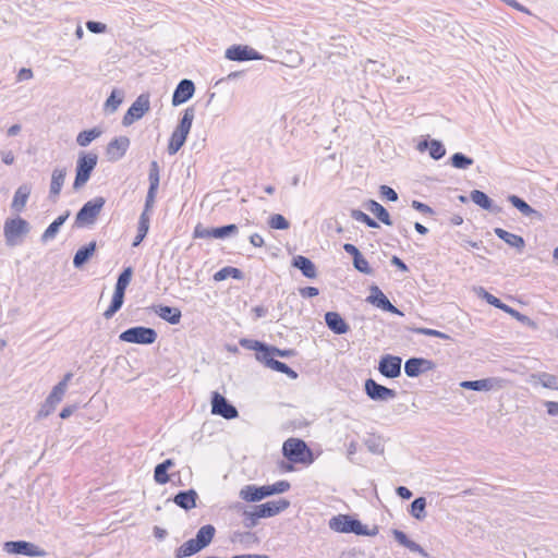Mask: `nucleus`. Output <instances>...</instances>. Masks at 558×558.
Segmentation results:
<instances>
[{
	"instance_id": "nucleus-46",
	"label": "nucleus",
	"mask_w": 558,
	"mask_h": 558,
	"mask_svg": "<svg viewBox=\"0 0 558 558\" xmlns=\"http://www.w3.org/2000/svg\"><path fill=\"white\" fill-rule=\"evenodd\" d=\"M450 163L456 169L464 170L471 167L474 163V160L473 158L464 155L463 153H454L450 157Z\"/></svg>"
},
{
	"instance_id": "nucleus-8",
	"label": "nucleus",
	"mask_w": 558,
	"mask_h": 558,
	"mask_svg": "<svg viewBox=\"0 0 558 558\" xmlns=\"http://www.w3.org/2000/svg\"><path fill=\"white\" fill-rule=\"evenodd\" d=\"M98 156L94 153L82 151L78 155L75 168L73 189L78 191L89 180L92 172L97 166Z\"/></svg>"
},
{
	"instance_id": "nucleus-51",
	"label": "nucleus",
	"mask_w": 558,
	"mask_h": 558,
	"mask_svg": "<svg viewBox=\"0 0 558 558\" xmlns=\"http://www.w3.org/2000/svg\"><path fill=\"white\" fill-rule=\"evenodd\" d=\"M268 225L275 230H287L290 227V222L280 214H274L268 219Z\"/></svg>"
},
{
	"instance_id": "nucleus-52",
	"label": "nucleus",
	"mask_w": 558,
	"mask_h": 558,
	"mask_svg": "<svg viewBox=\"0 0 558 558\" xmlns=\"http://www.w3.org/2000/svg\"><path fill=\"white\" fill-rule=\"evenodd\" d=\"M501 311L509 314L510 316H512L513 318H515L518 322L522 323L523 325L534 326V322L529 316L520 313L519 311L514 310L513 307H511L507 304L504 306V308Z\"/></svg>"
},
{
	"instance_id": "nucleus-25",
	"label": "nucleus",
	"mask_w": 558,
	"mask_h": 558,
	"mask_svg": "<svg viewBox=\"0 0 558 558\" xmlns=\"http://www.w3.org/2000/svg\"><path fill=\"white\" fill-rule=\"evenodd\" d=\"M198 494L195 489L180 490L172 498V501L181 509L189 511L196 507Z\"/></svg>"
},
{
	"instance_id": "nucleus-35",
	"label": "nucleus",
	"mask_w": 558,
	"mask_h": 558,
	"mask_svg": "<svg viewBox=\"0 0 558 558\" xmlns=\"http://www.w3.org/2000/svg\"><path fill=\"white\" fill-rule=\"evenodd\" d=\"M215 533V526L211 524H206L198 529L194 539L202 547V549H204L210 545V543L214 539Z\"/></svg>"
},
{
	"instance_id": "nucleus-29",
	"label": "nucleus",
	"mask_w": 558,
	"mask_h": 558,
	"mask_svg": "<svg viewBox=\"0 0 558 558\" xmlns=\"http://www.w3.org/2000/svg\"><path fill=\"white\" fill-rule=\"evenodd\" d=\"M494 233L509 246L514 247L519 253L523 252L525 240L521 235L511 233L502 228H495Z\"/></svg>"
},
{
	"instance_id": "nucleus-17",
	"label": "nucleus",
	"mask_w": 558,
	"mask_h": 558,
	"mask_svg": "<svg viewBox=\"0 0 558 558\" xmlns=\"http://www.w3.org/2000/svg\"><path fill=\"white\" fill-rule=\"evenodd\" d=\"M402 359L398 355L385 354L378 363V372L386 378H397L401 375Z\"/></svg>"
},
{
	"instance_id": "nucleus-55",
	"label": "nucleus",
	"mask_w": 558,
	"mask_h": 558,
	"mask_svg": "<svg viewBox=\"0 0 558 558\" xmlns=\"http://www.w3.org/2000/svg\"><path fill=\"white\" fill-rule=\"evenodd\" d=\"M353 266L357 271H360L364 275H373L374 274V269L369 266L368 262L362 254H361V256L356 257L353 260Z\"/></svg>"
},
{
	"instance_id": "nucleus-19",
	"label": "nucleus",
	"mask_w": 558,
	"mask_h": 558,
	"mask_svg": "<svg viewBox=\"0 0 558 558\" xmlns=\"http://www.w3.org/2000/svg\"><path fill=\"white\" fill-rule=\"evenodd\" d=\"M435 363L424 357H410L404 363V373L408 377L415 378L420 375L433 371Z\"/></svg>"
},
{
	"instance_id": "nucleus-59",
	"label": "nucleus",
	"mask_w": 558,
	"mask_h": 558,
	"mask_svg": "<svg viewBox=\"0 0 558 558\" xmlns=\"http://www.w3.org/2000/svg\"><path fill=\"white\" fill-rule=\"evenodd\" d=\"M379 193L383 197L390 202H397L398 201V193L388 185H380Z\"/></svg>"
},
{
	"instance_id": "nucleus-60",
	"label": "nucleus",
	"mask_w": 558,
	"mask_h": 558,
	"mask_svg": "<svg viewBox=\"0 0 558 558\" xmlns=\"http://www.w3.org/2000/svg\"><path fill=\"white\" fill-rule=\"evenodd\" d=\"M86 27L90 33L102 34L107 29V25L98 21H88Z\"/></svg>"
},
{
	"instance_id": "nucleus-6",
	"label": "nucleus",
	"mask_w": 558,
	"mask_h": 558,
	"mask_svg": "<svg viewBox=\"0 0 558 558\" xmlns=\"http://www.w3.org/2000/svg\"><path fill=\"white\" fill-rule=\"evenodd\" d=\"M29 231L31 225L24 218L20 216L8 218L3 225L5 244L11 247L21 244Z\"/></svg>"
},
{
	"instance_id": "nucleus-53",
	"label": "nucleus",
	"mask_w": 558,
	"mask_h": 558,
	"mask_svg": "<svg viewBox=\"0 0 558 558\" xmlns=\"http://www.w3.org/2000/svg\"><path fill=\"white\" fill-rule=\"evenodd\" d=\"M270 369L286 374L291 379H296L299 377V374L294 369H292L289 365L278 360H275V362H272Z\"/></svg>"
},
{
	"instance_id": "nucleus-13",
	"label": "nucleus",
	"mask_w": 558,
	"mask_h": 558,
	"mask_svg": "<svg viewBox=\"0 0 558 558\" xmlns=\"http://www.w3.org/2000/svg\"><path fill=\"white\" fill-rule=\"evenodd\" d=\"M365 395L373 401L387 402L397 397L395 389L388 388L384 385L378 384L373 378H367L364 383Z\"/></svg>"
},
{
	"instance_id": "nucleus-47",
	"label": "nucleus",
	"mask_w": 558,
	"mask_h": 558,
	"mask_svg": "<svg viewBox=\"0 0 558 558\" xmlns=\"http://www.w3.org/2000/svg\"><path fill=\"white\" fill-rule=\"evenodd\" d=\"M533 377L537 378L544 388L558 390V376L543 372Z\"/></svg>"
},
{
	"instance_id": "nucleus-36",
	"label": "nucleus",
	"mask_w": 558,
	"mask_h": 558,
	"mask_svg": "<svg viewBox=\"0 0 558 558\" xmlns=\"http://www.w3.org/2000/svg\"><path fill=\"white\" fill-rule=\"evenodd\" d=\"M255 359L263 363L266 367L270 368L275 362V347L263 342L262 348L255 353Z\"/></svg>"
},
{
	"instance_id": "nucleus-5",
	"label": "nucleus",
	"mask_w": 558,
	"mask_h": 558,
	"mask_svg": "<svg viewBox=\"0 0 558 558\" xmlns=\"http://www.w3.org/2000/svg\"><path fill=\"white\" fill-rule=\"evenodd\" d=\"M283 457L292 463L313 462V452L306 442L300 438H289L282 445Z\"/></svg>"
},
{
	"instance_id": "nucleus-45",
	"label": "nucleus",
	"mask_w": 558,
	"mask_h": 558,
	"mask_svg": "<svg viewBox=\"0 0 558 558\" xmlns=\"http://www.w3.org/2000/svg\"><path fill=\"white\" fill-rule=\"evenodd\" d=\"M133 276V268L131 266L125 267L118 276L114 291L125 293L128 286L130 284Z\"/></svg>"
},
{
	"instance_id": "nucleus-12",
	"label": "nucleus",
	"mask_w": 558,
	"mask_h": 558,
	"mask_svg": "<svg viewBox=\"0 0 558 558\" xmlns=\"http://www.w3.org/2000/svg\"><path fill=\"white\" fill-rule=\"evenodd\" d=\"M211 414L226 420H233L239 416L238 409L220 392L214 391L210 398Z\"/></svg>"
},
{
	"instance_id": "nucleus-50",
	"label": "nucleus",
	"mask_w": 558,
	"mask_h": 558,
	"mask_svg": "<svg viewBox=\"0 0 558 558\" xmlns=\"http://www.w3.org/2000/svg\"><path fill=\"white\" fill-rule=\"evenodd\" d=\"M350 215L354 220L363 222L369 228H374V229L379 228V225L377 223L376 220H374L367 214H365L364 211H362L360 209H352Z\"/></svg>"
},
{
	"instance_id": "nucleus-62",
	"label": "nucleus",
	"mask_w": 558,
	"mask_h": 558,
	"mask_svg": "<svg viewBox=\"0 0 558 558\" xmlns=\"http://www.w3.org/2000/svg\"><path fill=\"white\" fill-rule=\"evenodd\" d=\"M412 208H414L415 210L424 214V215H434L435 211L434 209L428 206L427 204L425 203H422L420 201H412V204H411Z\"/></svg>"
},
{
	"instance_id": "nucleus-27",
	"label": "nucleus",
	"mask_w": 558,
	"mask_h": 558,
	"mask_svg": "<svg viewBox=\"0 0 558 558\" xmlns=\"http://www.w3.org/2000/svg\"><path fill=\"white\" fill-rule=\"evenodd\" d=\"M291 265L299 269L307 279H315L317 277V268L308 257L296 255L292 258Z\"/></svg>"
},
{
	"instance_id": "nucleus-15",
	"label": "nucleus",
	"mask_w": 558,
	"mask_h": 558,
	"mask_svg": "<svg viewBox=\"0 0 558 558\" xmlns=\"http://www.w3.org/2000/svg\"><path fill=\"white\" fill-rule=\"evenodd\" d=\"M367 303L373 306L380 308L384 312L395 314L398 316H403L404 314L396 307L389 299L385 295V293L380 290V288L376 284H372L369 287V294L365 300Z\"/></svg>"
},
{
	"instance_id": "nucleus-28",
	"label": "nucleus",
	"mask_w": 558,
	"mask_h": 558,
	"mask_svg": "<svg viewBox=\"0 0 558 558\" xmlns=\"http://www.w3.org/2000/svg\"><path fill=\"white\" fill-rule=\"evenodd\" d=\"M471 201L482 209L488 210L494 214L501 211V207L494 204L493 199L483 191L473 190L470 193Z\"/></svg>"
},
{
	"instance_id": "nucleus-11",
	"label": "nucleus",
	"mask_w": 558,
	"mask_h": 558,
	"mask_svg": "<svg viewBox=\"0 0 558 558\" xmlns=\"http://www.w3.org/2000/svg\"><path fill=\"white\" fill-rule=\"evenodd\" d=\"M3 550L12 555L27 557H45L46 550L27 541H8L3 544Z\"/></svg>"
},
{
	"instance_id": "nucleus-7",
	"label": "nucleus",
	"mask_w": 558,
	"mask_h": 558,
	"mask_svg": "<svg viewBox=\"0 0 558 558\" xmlns=\"http://www.w3.org/2000/svg\"><path fill=\"white\" fill-rule=\"evenodd\" d=\"M106 204L102 196H96L86 202L76 213L74 227L83 228L93 226Z\"/></svg>"
},
{
	"instance_id": "nucleus-23",
	"label": "nucleus",
	"mask_w": 558,
	"mask_h": 558,
	"mask_svg": "<svg viewBox=\"0 0 558 558\" xmlns=\"http://www.w3.org/2000/svg\"><path fill=\"white\" fill-rule=\"evenodd\" d=\"M66 177V168H56L51 173L48 198L56 203L60 196Z\"/></svg>"
},
{
	"instance_id": "nucleus-33",
	"label": "nucleus",
	"mask_w": 558,
	"mask_h": 558,
	"mask_svg": "<svg viewBox=\"0 0 558 558\" xmlns=\"http://www.w3.org/2000/svg\"><path fill=\"white\" fill-rule=\"evenodd\" d=\"M69 217H70V210H66L64 214L57 217L41 234V238H40L41 242L46 243V242L54 239L56 235L58 234L60 228L64 225V222L68 220Z\"/></svg>"
},
{
	"instance_id": "nucleus-49",
	"label": "nucleus",
	"mask_w": 558,
	"mask_h": 558,
	"mask_svg": "<svg viewBox=\"0 0 558 558\" xmlns=\"http://www.w3.org/2000/svg\"><path fill=\"white\" fill-rule=\"evenodd\" d=\"M477 295L485 300L489 305L498 310H502L504 306L506 305V303H504L500 299L486 291L483 287L478 288Z\"/></svg>"
},
{
	"instance_id": "nucleus-4",
	"label": "nucleus",
	"mask_w": 558,
	"mask_h": 558,
	"mask_svg": "<svg viewBox=\"0 0 558 558\" xmlns=\"http://www.w3.org/2000/svg\"><path fill=\"white\" fill-rule=\"evenodd\" d=\"M195 117V108L193 106L187 107L179 121L175 130L172 132L169 144H168V153L169 155L177 154L181 147L184 145L187 135L191 131L192 123Z\"/></svg>"
},
{
	"instance_id": "nucleus-63",
	"label": "nucleus",
	"mask_w": 558,
	"mask_h": 558,
	"mask_svg": "<svg viewBox=\"0 0 558 558\" xmlns=\"http://www.w3.org/2000/svg\"><path fill=\"white\" fill-rule=\"evenodd\" d=\"M417 332L420 335L429 336V337H436V338H440V339H449L450 338L447 333L441 332V331L436 330V329L420 328V329H417Z\"/></svg>"
},
{
	"instance_id": "nucleus-9",
	"label": "nucleus",
	"mask_w": 558,
	"mask_h": 558,
	"mask_svg": "<svg viewBox=\"0 0 558 558\" xmlns=\"http://www.w3.org/2000/svg\"><path fill=\"white\" fill-rule=\"evenodd\" d=\"M157 331L145 326H135L125 329L119 336L120 341L135 344H153L157 340Z\"/></svg>"
},
{
	"instance_id": "nucleus-24",
	"label": "nucleus",
	"mask_w": 558,
	"mask_h": 558,
	"mask_svg": "<svg viewBox=\"0 0 558 558\" xmlns=\"http://www.w3.org/2000/svg\"><path fill=\"white\" fill-rule=\"evenodd\" d=\"M391 534H392L393 538L396 539V542H398L399 545L405 547L407 549H409L412 553L418 554L422 557H425V558L428 557L427 551L420 544L410 539L403 531L398 530V529H392Z\"/></svg>"
},
{
	"instance_id": "nucleus-3",
	"label": "nucleus",
	"mask_w": 558,
	"mask_h": 558,
	"mask_svg": "<svg viewBox=\"0 0 558 558\" xmlns=\"http://www.w3.org/2000/svg\"><path fill=\"white\" fill-rule=\"evenodd\" d=\"M291 485L288 481H278L271 485L256 486L253 484L244 486L240 490V497L247 502H257L266 497L282 494L290 489Z\"/></svg>"
},
{
	"instance_id": "nucleus-48",
	"label": "nucleus",
	"mask_w": 558,
	"mask_h": 558,
	"mask_svg": "<svg viewBox=\"0 0 558 558\" xmlns=\"http://www.w3.org/2000/svg\"><path fill=\"white\" fill-rule=\"evenodd\" d=\"M428 154L432 159L440 160L446 155V148L442 142L438 140H429Z\"/></svg>"
},
{
	"instance_id": "nucleus-64",
	"label": "nucleus",
	"mask_w": 558,
	"mask_h": 558,
	"mask_svg": "<svg viewBox=\"0 0 558 558\" xmlns=\"http://www.w3.org/2000/svg\"><path fill=\"white\" fill-rule=\"evenodd\" d=\"M365 445L372 453L377 454V453L383 452V447H381L380 442L377 441L375 438H369V439L365 440Z\"/></svg>"
},
{
	"instance_id": "nucleus-18",
	"label": "nucleus",
	"mask_w": 558,
	"mask_h": 558,
	"mask_svg": "<svg viewBox=\"0 0 558 558\" xmlns=\"http://www.w3.org/2000/svg\"><path fill=\"white\" fill-rule=\"evenodd\" d=\"M290 507V501L287 499L271 500L265 504L256 505L255 508V517L256 518H271L280 512L284 511Z\"/></svg>"
},
{
	"instance_id": "nucleus-61",
	"label": "nucleus",
	"mask_w": 558,
	"mask_h": 558,
	"mask_svg": "<svg viewBox=\"0 0 558 558\" xmlns=\"http://www.w3.org/2000/svg\"><path fill=\"white\" fill-rule=\"evenodd\" d=\"M54 409H56V405L50 403L46 399L45 402L43 403L40 410L37 413V418L40 420V418H45V417L49 416L54 411Z\"/></svg>"
},
{
	"instance_id": "nucleus-1",
	"label": "nucleus",
	"mask_w": 558,
	"mask_h": 558,
	"mask_svg": "<svg viewBox=\"0 0 558 558\" xmlns=\"http://www.w3.org/2000/svg\"><path fill=\"white\" fill-rule=\"evenodd\" d=\"M148 182L149 186L145 198L144 209L140 215L137 223V234L143 235L145 238L149 231L150 213L153 211L154 208L155 198L160 182V167L156 160H153L149 163Z\"/></svg>"
},
{
	"instance_id": "nucleus-38",
	"label": "nucleus",
	"mask_w": 558,
	"mask_h": 558,
	"mask_svg": "<svg viewBox=\"0 0 558 558\" xmlns=\"http://www.w3.org/2000/svg\"><path fill=\"white\" fill-rule=\"evenodd\" d=\"M202 547L196 543L194 538H191L178 547L174 551L175 558H185L199 553Z\"/></svg>"
},
{
	"instance_id": "nucleus-56",
	"label": "nucleus",
	"mask_w": 558,
	"mask_h": 558,
	"mask_svg": "<svg viewBox=\"0 0 558 558\" xmlns=\"http://www.w3.org/2000/svg\"><path fill=\"white\" fill-rule=\"evenodd\" d=\"M154 480L159 485H165L170 481V476L168 474V470H166L161 464H157L154 469Z\"/></svg>"
},
{
	"instance_id": "nucleus-39",
	"label": "nucleus",
	"mask_w": 558,
	"mask_h": 558,
	"mask_svg": "<svg viewBox=\"0 0 558 558\" xmlns=\"http://www.w3.org/2000/svg\"><path fill=\"white\" fill-rule=\"evenodd\" d=\"M125 293L113 291V295L108 308L104 312L106 319L112 318L118 311L123 306Z\"/></svg>"
},
{
	"instance_id": "nucleus-57",
	"label": "nucleus",
	"mask_w": 558,
	"mask_h": 558,
	"mask_svg": "<svg viewBox=\"0 0 558 558\" xmlns=\"http://www.w3.org/2000/svg\"><path fill=\"white\" fill-rule=\"evenodd\" d=\"M239 344L246 349V350H252V351H255V353L257 352V350L259 348H262V344L263 342L259 341V340H254V339H248V338H241L239 340Z\"/></svg>"
},
{
	"instance_id": "nucleus-43",
	"label": "nucleus",
	"mask_w": 558,
	"mask_h": 558,
	"mask_svg": "<svg viewBox=\"0 0 558 558\" xmlns=\"http://www.w3.org/2000/svg\"><path fill=\"white\" fill-rule=\"evenodd\" d=\"M231 542L234 544H241L245 547H248L255 543L258 542V538L255 533L246 531V532H240L235 531L233 532L231 536Z\"/></svg>"
},
{
	"instance_id": "nucleus-34",
	"label": "nucleus",
	"mask_w": 558,
	"mask_h": 558,
	"mask_svg": "<svg viewBox=\"0 0 558 558\" xmlns=\"http://www.w3.org/2000/svg\"><path fill=\"white\" fill-rule=\"evenodd\" d=\"M364 206L384 225H386V226L392 225V220L390 218L388 210L378 202H376L374 199H368L364 204Z\"/></svg>"
},
{
	"instance_id": "nucleus-40",
	"label": "nucleus",
	"mask_w": 558,
	"mask_h": 558,
	"mask_svg": "<svg viewBox=\"0 0 558 558\" xmlns=\"http://www.w3.org/2000/svg\"><path fill=\"white\" fill-rule=\"evenodd\" d=\"M229 277L236 279V280H242L244 278V274L241 269H239L236 267L226 266V267L219 269L214 275V280L222 281V280L228 279Z\"/></svg>"
},
{
	"instance_id": "nucleus-41",
	"label": "nucleus",
	"mask_w": 558,
	"mask_h": 558,
	"mask_svg": "<svg viewBox=\"0 0 558 558\" xmlns=\"http://www.w3.org/2000/svg\"><path fill=\"white\" fill-rule=\"evenodd\" d=\"M460 386L464 389L474 391H488L493 388V379L484 378L477 380H464L460 384Z\"/></svg>"
},
{
	"instance_id": "nucleus-22",
	"label": "nucleus",
	"mask_w": 558,
	"mask_h": 558,
	"mask_svg": "<svg viewBox=\"0 0 558 558\" xmlns=\"http://www.w3.org/2000/svg\"><path fill=\"white\" fill-rule=\"evenodd\" d=\"M508 202L517 208L523 216L531 218L532 220L542 221L544 216L541 211L531 207L523 198L518 195L511 194L508 196Z\"/></svg>"
},
{
	"instance_id": "nucleus-54",
	"label": "nucleus",
	"mask_w": 558,
	"mask_h": 558,
	"mask_svg": "<svg viewBox=\"0 0 558 558\" xmlns=\"http://www.w3.org/2000/svg\"><path fill=\"white\" fill-rule=\"evenodd\" d=\"M65 391L66 390L63 389V384H57L46 399L57 407V404L62 401Z\"/></svg>"
},
{
	"instance_id": "nucleus-32",
	"label": "nucleus",
	"mask_w": 558,
	"mask_h": 558,
	"mask_svg": "<svg viewBox=\"0 0 558 558\" xmlns=\"http://www.w3.org/2000/svg\"><path fill=\"white\" fill-rule=\"evenodd\" d=\"M97 244L95 241L89 242L86 245L80 247L73 257V266L75 268H82L96 252Z\"/></svg>"
},
{
	"instance_id": "nucleus-20",
	"label": "nucleus",
	"mask_w": 558,
	"mask_h": 558,
	"mask_svg": "<svg viewBox=\"0 0 558 558\" xmlns=\"http://www.w3.org/2000/svg\"><path fill=\"white\" fill-rule=\"evenodd\" d=\"M195 93V84L189 78H183L179 82L172 94V105L180 106L189 101Z\"/></svg>"
},
{
	"instance_id": "nucleus-14",
	"label": "nucleus",
	"mask_w": 558,
	"mask_h": 558,
	"mask_svg": "<svg viewBox=\"0 0 558 558\" xmlns=\"http://www.w3.org/2000/svg\"><path fill=\"white\" fill-rule=\"evenodd\" d=\"M226 59L235 62L264 60L265 57L247 45H232L225 52Z\"/></svg>"
},
{
	"instance_id": "nucleus-21",
	"label": "nucleus",
	"mask_w": 558,
	"mask_h": 558,
	"mask_svg": "<svg viewBox=\"0 0 558 558\" xmlns=\"http://www.w3.org/2000/svg\"><path fill=\"white\" fill-rule=\"evenodd\" d=\"M129 146L130 140L126 136H119L110 141L106 148L109 160H120L125 155Z\"/></svg>"
},
{
	"instance_id": "nucleus-31",
	"label": "nucleus",
	"mask_w": 558,
	"mask_h": 558,
	"mask_svg": "<svg viewBox=\"0 0 558 558\" xmlns=\"http://www.w3.org/2000/svg\"><path fill=\"white\" fill-rule=\"evenodd\" d=\"M32 189L28 184H22L17 187L14 193L11 208L15 213H22L25 208V205L29 198Z\"/></svg>"
},
{
	"instance_id": "nucleus-16",
	"label": "nucleus",
	"mask_w": 558,
	"mask_h": 558,
	"mask_svg": "<svg viewBox=\"0 0 558 558\" xmlns=\"http://www.w3.org/2000/svg\"><path fill=\"white\" fill-rule=\"evenodd\" d=\"M150 108L149 95L141 94L130 106L122 119V124L129 126L140 120Z\"/></svg>"
},
{
	"instance_id": "nucleus-26",
	"label": "nucleus",
	"mask_w": 558,
	"mask_h": 558,
	"mask_svg": "<svg viewBox=\"0 0 558 558\" xmlns=\"http://www.w3.org/2000/svg\"><path fill=\"white\" fill-rule=\"evenodd\" d=\"M325 323L336 335H344L350 330L349 324L338 312H327L325 314Z\"/></svg>"
},
{
	"instance_id": "nucleus-37",
	"label": "nucleus",
	"mask_w": 558,
	"mask_h": 558,
	"mask_svg": "<svg viewBox=\"0 0 558 558\" xmlns=\"http://www.w3.org/2000/svg\"><path fill=\"white\" fill-rule=\"evenodd\" d=\"M124 99V92L122 89L113 88L107 98L104 110L107 113H113L118 110Z\"/></svg>"
},
{
	"instance_id": "nucleus-44",
	"label": "nucleus",
	"mask_w": 558,
	"mask_h": 558,
	"mask_svg": "<svg viewBox=\"0 0 558 558\" xmlns=\"http://www.w3.org/2000/svg\"><path fill=\"white\" fill-rule=\"evenodd\" d=\"M426 498L417 497L410 505V513L416 520H424L426 518Z\"/></svg>"
},
{
	"instance_id": "nucleus-58",
	"label": "nucleus",
	"mask_w": 558,
	"mask_h": 558,
	"mask_svg": "<svg viewBox=\"0 0 558 558\" xmlns=\"http://www.w3.org/2000/svg\"><path fill=\"white\" fill-rule=\"evenodd\" d=\"M243 517H244V520H243L244 526L247 529L254 527L257 524V521L260 519V518L255 517V508L254 507H253V510H251V511H244Z\"/></svg>"
},
{
	"instance_id": "nucleus-30",
	"label": "nucleus",
	"mask_w": 558,
	"mask_h": 558,
	"mask_svg": "<svg viewBox=\"0 0 558 558\" xmlns=\"http://www.w3.org/2000/svg\"><path fill=\"white\" fill-rule=\"evenodd\" d=\"M154 312L163 320L171 325L180 323L182 313L180 308L168 305H156L153 307Z\"/></svg>"
},
{
	"instance_id": "nucleus-2",
	"label": "nucleus",
	"mask_w": 558,
	"mask_h": 558,
	"mask_svg": "<svg viewBox=\"0 0 558 558\" xmlns=\"http://www.w3.org/2000/svg\"><path fill=\"white\" fill-rule=\"evenodd\" d=\"M329 527L338 533H352L357 536H375L378 534L379 529L377 525L368 527L363 524L359 519L350 514H338L329 520Z\"/></svg>"
},
{
	"instance_id": "nucleus-42",
	"label": "nucleus",
	"mask_w": 558,
	"mask_h": 558,
	"mask_svg": "<svg viewBox=\"0 0 558 558\" xmlns=\"http://www.w3.org/2000/svg\"><path fill=\"white\" fill-rule=\"evenodd\" d=\"M102 134L99 128H93L80 132L76 136V143L81 147H87L94 140L98 138Z\"/></svg>"
},
{
	"instance_id": "nucleus-10",
	"label": "nucleus",
	"mask_w": 558,
	"mask_h": 558,
	"mask_svg": "<svg viewBox=\"0 0 558 558\" xmlns=\"http://www.w3.org/2000/svg\"><path fill=\"white\" fill-rule=\"evenodd\" d=\"M239 228L234 223L225 225L215 228H206L202 223H197L193 231L194 239H226L235 235Z\"/></svg>"
}]
</instances>
